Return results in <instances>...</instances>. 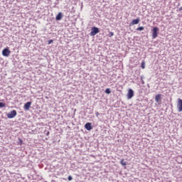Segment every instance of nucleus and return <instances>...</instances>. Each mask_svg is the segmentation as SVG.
<instances>
[{"instance_id": "nucleus-22", "label": "nucleus", "mask_w": 182, "mask_h": 182, "mask_svg": "<svg viewBox=\"0 0 182 182\" xmlns=\"http://www.w3.org/2000/svg\"><path fill=\"white\" fill-rule=\"evenodd\" d=\"M46 135L49 136V132H47Z\"/></svg>"}, {"instance_id": "nucleus-25", "label": "nucleus", "mask_w": 182, "mask_h": 182, "mask_svg": "<svg viewBox=\"0 0 182 182\" xmlns=\"http://www.w3.org/2000/svg\"><path fill=\"white\" fill-rule=\"evenodd\" d=\"M14 1H15V0H11V2H14Z\"/></svg>"}, {"instance_id": "nucleus-8", "label": "nucleus", "mask_w": 182, "mask_h": 182, "mask_svg": "<svg viewBox=\"0 0 182 182\" xmlns=\"http://www.w3.org/2000/svg\"><path fill=\"white\" fill-rule=\"evenodd\" d=\"M32 105V102H27L25 105H24V109L25 110H29V109H31V106Z\"/></svg>"}, {"instance_id": "nucleus-12", "label": "nucleus", "mask_w": 182, "mask_h": 182, "mask_svg": "<svg viewBox=\"0 0 182 182\" xmlns=\"http://www.w3.org/2000/svg\"><path fill=\"white\" fill-rule=\"evenodd\" d=\"M122 166H127V162L124 161V159H122L120 161Z\"/></svg>"}, {"instance_id": "nucleus-18", "label": "nucleus", "mask_w": 182, "mask_h": 182, "mask_svg": "<svg viewBox=\"0 0 182 182\" xmlns=\"http://www.w3.org/2000/svg\"><path fill=\"white\" fill-rule=\"evenodd\" d=\"M50 43H53V40H49V41H48V45H50Z\"/></svg>"}, {"instance_id": "nucleus-24", "label": "nucleus", "mask_w": 182, "mask_h": 182, "mask_svg": "<svg viewBox=\"0 0 182 182\" xmlns=\"http://www.w3.org/2000/svg\"><path fill=\"white\" fill-rule=\"evenodd\" d=\"M142 85H144V81L142 80Z\"/></svg>"}, {"instance_id": "nucleus-6", "label": "nucleus", "mask_w": 182, "mask_h": 182, "mask_svg": "<svg viewBox=\"0 0 182 182\" xmlns=\"http://www.w3.org/2000/svg\"><path fill=\"white\" fill-rule=\"evenodd\" d=\"M134 96V91L132 89H129L127 92V99L130 100Z\"/></svg>"}, {"instance_id": "nucleus-7", "label": "nucleus", "mask_w": 182, "mask_h": 182, "mask_svg": "<svg viewBox=\"0 0 182 182\" xmlns=\"http://www.w3.org/2000/svg\"><path fill=\"white\" fill-rule=\"evenodd\" d=\"M85 128L86 129V130H88V132H90V130L93 129V127H92V123L87 122L85 125Z\"/></svg>"}, {"instance_id": "nucleus-11", "label": "nucleus", "mask_w": 182, "mask_h": 182, "mask_svg": "<svg viewBox=\"0 0 182 182\" xmlns=\"http://www.w3.org/2000/svg\"><path fill=\"white\" fill-rule=\"evenodd\" d=\"M155 102H156V103H160V102H161V94H158L156 95Z\"/></svg>"}, {"instance_id": "nucleus-1", "label": "nucleus", "mask_w": 182, "mask_h": 182, "mask_svg": "<svg viewBox=\"0 0 182 182\" xmlns=\"http://www.w3.org/2000/svg\"><path fill=\"white\" fill-rule=\"evenodd\" d=\"M160 29L158 27H154L152 29V39H156L159 36Z\"/></svg>"}, {"instance_id": "nucleus-21", "label": "nucleus", "mask_w": 182, "mask_h": 182, "mask_svg": "<svg viewBox=\"0 0 182 182\" xmlns=\"http://www.w3.org/2000/svg\"><path fill=\"white\" fill-rule=\"evenodd\" d=\"M20 140V144L21 145L22 144V139H19Z\"/></svg>"}, {"instance_id": "nucleus-15", "label": "nucleus", "mask_w": 182, "mask_h": 182, "mask_svg": "<svg viewBox=\"0 0 182 182\" xmlns=\"http://www.w3.org/2000/svg\"><path fill=\"white\" fill-rule=\"evenodd\" d=\"M136 31H144V26L138 27L136 28Z\"/></svg>"}, {"instance_id": "nucleus-17", "label": "nucleus", "mask_w": 182, "mask_h": 182, "mask_svg": "<svg viewBox=\"0 0 182 182\" xmlns=\"http://www.w3.org/2000/svg\"><path fill=\"white\" fill-rule=\"evenodd\" d=\"M68 180V181H72L73 180V177H72V176H69Z\"/></svg>"}, {"instance_id": "nucleus-26", "label": "nucleus", "mask_w": 182, "mask_h": 182, "mask_svg": "<svg viewBox=\"0 0 182 182\" xmlns=\"http://www.w3.org/2000/svg\"><path fill=\"white\" fill-rule=\"evenodd\" d=\"M141 80H143V77H141Z\"/></svg>"}, {"instance_id": "nucleus-19", "label": "nucleus", "mask_w": 182, "mask_h": 182, "mask_svg": "<svg viewBox=\"0 0 182 182\" xmlns=\"http://www.w3.org/2000/svg\"><path fill=\"white\" fill-rule=\"evenodd\" d=\"M109 38H112V36H113V35H114V33L113 32H109Z\"/></svg>"}, {"instance_id": "nucleus-9", "label": "nucleus", "mask_w": 182, "mask_h": 182, "mask_svg": "<svg viewBox=\"0 0 182 182\" xmlns=\"http://www.w3.org/2000/svg\"><path fill=\"white\" fill-rule=\"evenodd\" d=\"M62 18H63V14L59 12L55 17V21H62Z\"/></svg>"}, {"instance_id": "nucleus-4", "label": "nucleus", "mask_w": 182, "mask_h": 182, "mask_svg": "<svg viewBox=\"0 0 182 182\" xmlns=\"http://www.w3.org/2000/svg\"><path fill=\"white\" fill-rule=\"evenodd\" d=\"M2 55L3 56H5L6 58H8L9 55H11V50H9V48L6 47L2 50Z\"/></svg>"}, {"instance_id": "nucleus-2", "label": "nucleus", "mask_w": 182, "mask_h": 182, "mask_svg": "<svg viewBox=\"0 0 182 182\" xmlns=\"http://www.w3.org/2000/svg\"><path fill=\"white\" fill-rule=\"evenodd\" d=\"M99 32H100V31L99 30V28L92 27L90 35V36H95V35H97V33H99Z\"/></svg>"}, {"instance_id": "nucleus-3", "label": "nucleus", "mask_w": 182, "mask_h": 182, "mask_svg": "<svg viewBox=\"0 0 182 182\" xmlns=\"http://www.w3.org/2000/svg\"><path fill=\"white\" fill-rule=\"evenodd\" d=\"M16 114H18V113L16 112V110L13 109L11 112L7 114V117L8 119H14V117H15Z\"/></svg>"}, {"instance_id": "nucleus-14", "label": "nucleus", "mask_w": 182, "mask_h": 182, "mask_svg": "<svg viewBox=\"0 0 182 182\" xmlns=\"http://www.w3.org/2000/svg\"><path fill=\"white\" fill-rule=\"evenodd\" d=\"M2 107H6V104L4 102H0V109H2Z\"/></svg>"}, {"instance_id": "nucleus-10", "label": "nucleus", "mask_w": 182, "mask_h": 182, "mask_svg": "<svg viewBox=\"0 0 182 182\" xmlns=\"http://www.w3.org/2000/svg\"><path fill=\"white\" fill-rule=\"evenodd\" d=\"M140 23V18H137L136 19L132 20L130 23V25H137Z\"/></svg>"}, {"instance_id": "nucleus-20", "label": "nucleus", "mask_w": 182, "mask_h": 182, "mask_svg": "<svg viewBox=\"0 0 182 182\" xmlns=\"http://www.w3.org/2000/svg\"><path fill=\"white\" fill-rule=\"evenodd\" d=\"M95 114H96L97 117H99V114H100L99 113V112H96Z\"/></svg>"}, {"instance_id": "nucleus-23", "label": "nucleus", "mask_w": 182, "mask_h": 182, "mask_svg": "<svg viewBox=\"0 0 182 182\" xmlns=\"http://www.w3.org/2000/svg\"><path fill=\"white\" fill-rule=\"evenodd\" d=\"M179 11H182V7H180V8H179Z\"/></svg>"}, {"instance_id": "nucleus-13", "label": "nucleus", "mask_w": 182, "mask_h": 182, "mask_svg": "<svg viewBox=\"0 0 182 182\" xmlns=\"http://www.w3.org/2000/svg\"><path fill=\"white\" fill-rule=\"evenodd\" d=\"M105 93H107V95H110V93H112V90H110V88H107L105 90Z\"/></svg>"}, {"instance_id": "nucleus-16", "label": "nucleus", "mask_w": 182, "mask_h": 182, "mask_svg": "<svg viewBox=\"0 0 182 182\" xmlns=\"http://www.w3.org/2000/svg\"><path fill=\"white\" fill-rule=\"evenodd\" d=\"M141 67L142 69H144L146 68V63H144V61H143L141 64Z\"/></svg>"}, {"instance_id": "nucleus-5", "label": "nucleus", "mask_w": 182, "mask_h": 182, "mask_svg": "<svg viewBox=\"0 0 182 182\" xmlns=\"http://www.w3.org/2000/svg\"><path fill=\"white\" fill-rule=\"evenodd\" d=\"M177 109L179 113L182 112V100L180 98L178 99Z\"/></svg>"}]
</instances>
